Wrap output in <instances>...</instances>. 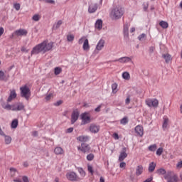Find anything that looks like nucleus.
<instances>
[{
  "instance_id": "ea45409f",
  "label": "nucleus",
  "mask_w": 182,
  "mask_h": 182,
  "mask_svg": "<svg viewBox=\"0 0 182 182\" xmlns=\"http://www.w3.org/2000/svg\"><path fill=\"white\" fill-rule=\"evenodd\" d=\"M88 172L90 173L91 176H93L95 171H93V166L92 165H87Z\"/></svg>"
},
{
  "instance_id": "bf43d9fd",
  "label": "nucleus",
  "mask_w": 182,
  "mask_h": 182,
  "mask_svg": "<svg viewBox=\"0 0 182 182\" xmlns=\"http://www.w3.org/2000/svg\"><path fill=\"white\" fill-rule=\"evenodd\" d=\"M52 96L53 95L52 94H49L48 95L46 96V100H50V99H52Z\"/></svg>"
},
{
  "instance_id": "c03bdc74",
  "label": "nucleus",
  "mask_w": 182,
  "mask_h": 182,
  "mask_svg": "<svg viewBox=\"0 0 182 182\" xmlns=\"http://www.w3.org/2000/svg\"><path fill=\"white\" fill-rule=\"evenodd\" d=\"M121 124H127L129 123V120L127 119V117H124L120 120Z\"/></svg>"
},
{
  "instance_id": "58836bf2",
  "label": "nucleus",
  "mask_w": 182,
  "mask_h": 182,
  "mask_svg": "<svg viewBox=\"0 0 182 182\" xmlns=\"http://www.w3.org/2000/svg\"><path fill=\"white\" fill-rule=\"evenodd\" d=\"M112 90L113 93L117 92V83L115 82L112 85Z\"/></svg>"
},
{
  "instance_id": "69168bd1",
  "label": "nucleus",
  "mask_w": 182,
  "mask_h": 182,
  "mask_svg": "<svg viewBox=\"0 0 182 182\" xmlns=\"http://www.w3.org/2000/svg\"><path fill=\"white\" fill-rule=\"evenodd\" d=\"M11 173H16L18 171L15 168H10Z\"/></svg>"
},
{
  "instance_id": "9d476101",
  "label": "nucleus",
  "mask_w": 182,
  "mask_h": 182,
  "mask_svg": "<svg viewBox=\"0 0 182 182\" xmlns=\"http://www.w3.org/2000/svg\"><path fill=\"white\" fill-rule=\"evenodd\" d=\"M28 35V31L26 29L20 28L18 30L15 31L12 33V36H26Z\"/></svg>"
},
{
  "instance_id": "ddd939ff",
  "label": "nucleus",
  "mask_w": 182,
  "mask_h": 182,
  "mask_svg": "<svg viewBox=\"0 0 182 182\" xmlns=\"http://www.w3.org/2000/svg\"><path fill=\"white\" fill-rule=\"evenodd\" d=\"M132 57H122L119 58V59L114 60V62H119V63H129L132 62Z\"/></svg>"
},
{
  "instance_id": "de8ad7c7",
  "label": "nucleus",
  "mask_w": 182,
  "mask_h": 182,
  "mask_svg": "<svg viewBox=\"0 0 182 182\" xmlns=\"http://www.w3.org/2000/svg\"><path fill=\"white\" fill-rule=\"evenodd\" d=\"M161 154H163V148L162 147L159 148L156 150V156H161Z\"/></svg>"
},
{
  "instance_id": "f3484780",
  "label": "nucleus",
  "mask_w": 182,
  "mask_h": 182,
  "mask_svg": "<svg viewBox=\"0 0 182 182\" xmlns=\"http://www.w3.org/2000/svg\"><path fill=\"white\" fill-rule=\"evenodd\" d=\"M103 48H105V40L100 39L96 46L95 52L97 50L100 51Z\"/></svg>"
},
{
  "instance_id": "774afa93",
  "label": "nucleus",
  "mask_w": 182,
  "mask_h": 182,
  "mask_svg": "<svg viewBox=\"0 0 182 182\" xmlns=\"http://www.w3.org/2000/svg\"><path fill=\"white\" fill-rule=\"evenodd\" d=\"M21 52H26V53H28V50H26V48L25 47H22L21 49Z\"/></svg>"
},
{
  "instance_id": "bb28decb",
  "label": "nucleus",
  "mask_w": 182,
  "mask_h": 182,
  "mask_svg": "<svg viewBox=\"0 0 182 182\" xmlns=\"http://www.w3.org/2000/svg\"><path fill=\"white\" fill-rule=\"evenodd\" d=\"M156 174H159V176H166L167 173L166 169L161 168L156 171Z\"/></svg>"
},
{
  "instance_id": "49530a36",
  "label": "nucleus",
  "mask_w": 182,
  "mask_h": 182,
  "mask_svg": "<svg viewBox=\"0 0 182 182\" xmlns=\"http://www.w3.org/2000/svg\"><path fill=\"white\" fill-rule=\"evenodd\" d=\"M4 109H6V110H12L13 107H14V105H11L9 104L6 105L4 107H3Z\"/></svg>"
},
{
  "instance_id": "5fc2aeb1",
  "label": "nucleus",
  "mask_w": 182,
  "mask_h": 182,
  "mask_svg": "<svg viewBox=\"0 0 182 182\" xmlns=\"http://www.w3.org/2000/svg\"><path fill=\"white\" fill-rule=\"evenodd\" d=\"M129 104H130V95H129L125 100V105H129Z\"/></svg>"
},
{
  "instance_id": "09e8293b",
  "label": "nucleus",
  "mask_w": 182,
  "mask_h": 182,
  "mask_svg": "<svg viewBox=\"0 0 182 182\" xmlns=\"http://www.w3.org/2000/svg\"><path fill=\"white\" fill-rule=\"evenodd\" d=\"M14 8L16 9V11H19V9H21V4H19L18 3L14 4Z\"/></svg>"
},
{
  "instance_id": "2eb2a0df",
  "label": "nucleus",
  "mask_w": 182,
  "mask_h": 182,
  "mask_svg": "<svg viewBox=\"0 0 182 182\" xmlns=\"http://www.w3.org/2000/svg\"><path fill=\"white\" fill-rule=\"evenodd\" d=\"M97 11V4L91 3L88 6V12L89 14H95Z\"/></svg>"
},
{
  "instance_id": "9b49d317",
  "label": "nucleus",
  "mask_w": 182,
  "mask_h": 182,
  "mask_svg": "<svg viewBox=\"0 0 182 182\" xmlns=\"http://www.w3.org/2000/svg\"><path fill=\"white\" fill-rule=\"evenodd\" d=\"M25 109V105L22 102H17L15 105H13L12 111L13 112H21Z\"/></svg>"
},
{
  "instance_id": "680f3d73",
  "label": "nucleus",
  "mask_w": 182,
  "mask_h": 182,
  "mask_svg": "<svg viewBox=\"0 0 182 182\" xmlns=\"http://www.w3.org/2000/svg\"><path fill=\"white\" fill-rule=\"evenodd\" d=\"M4 32H5L4 27H1L0 28V36H2V35H4Z\"/></svg>"
},
{
  "instance_id": "f257e3e1",
  "label": "nucleus",
  "mask_w": 182,
  "mask_h": 182,
  "mask_svg": "<svg viewBox=\"0 0 182 182\" xmlns=\"http://www.w3.org/2000/svg\"><path fill=\"white\" fill-rule=\"evenodd\" d=\"M53 48V42H48V41H44L42 43L34 46L31 50L32 55H39V53H46L49 50H52Z\"/></svg>"
},
{
  "instance_id": "7c9ffc66",
  "label": "nucleus",
  "mask_w": 182,
  "mask_h": 182,
  "mask_svg": "<svg viewBox=\"0 0 182 182\" xmlns=\"http://www.w3.org/2000/svg\"><path fill=\"white\" fill-rule=\"evenodd\" d=\"M159 25L163 29H167V28H168V23L164 21H160Z\"/></svg>"
},
{
  "instance_id": "338daca9",
  "label": "nucleus",
  "mask_w": 182,
  "mask_h": 182,
  "mask_svg": "<svg viewBox=\"0 0 182 182\" xmlns=\"http://www.w3.org/2000/svg\"><path fill=\"white\" fill-rule=\"evenodd\" d=\"M73 132V127L67 129V133H72Z\"/></svg>"
},
{
  "instance_id": "8fccbe9b",
  "label": "nucleus",
  "mask_w": 182,
  "mask_h": 182,
  "mask_svg": "<svg viewBox=\"0 0 182 182\" xmlns=\"http://www.w3.org/2000/svg\"><path fill=\"white\" fill-rule=\"evenodd\" d=\"M85 39H87L85 37H82L81 38H80L78 41L79 45H82Z\"/></svg>"
},
{
  "instance_id": "39448f33",
  "label": "nucleus",
  "mask_w": 182,
  "mask_h": 182,
  "mask_svg": "<svg viewBox=\"0 0 182 182\" xmlns=\"http://www.w3.org/2000/svg\"><path fill=\"white\" fill-rule=\"evenodd\" d=\"M81 120L82 124H89L92 122L90 119V112H84L81 114Z\"/></svg>"
},
{
  "instance_id": "dca6fc26",
  "label": "nucleus",
  "mask_w": 182,
  "mask_h": 182,
  "mask_svg": "<svg viewBox=\"0 0 182 182\" xmlns=\"http://www.w3.org/2000/svg\"><path fill=\"white\" fill-rule=\"evenodd\" d=\"M135 132L136 133L137 136L141 137L144 133V129L141 125H138L135 127Z\"/></svg>"
},
{
  "instance_id": "a18cd8bd",
  "label": "nucleus",
  "mask_w": 182,
  "mask_h": 182,
  "mask_svg": "<svg viewBox=\"0 0 182 182\" xmlns=\"http://www.w3.org/2000/svg\"><path fill=\"white\" fill-rule=\"evenodd\" d=\"M74 39H75V36L73 35L67 36V40L68 42H73Z\"/></svg>"
},
{
  "instance_id": "4c0bfd02",
  "label": "nucleus",
  "mask_w": 182,
  "mask_h": 182,
  "mask_svg": "<svg viewBox=\"0 0 182 182\" xmlns=\"http://www.w3.org/2000/svg\"><path fill=\"white\" fill-rule=\"evenodd\" d=\"M5 143L6 144H11V142L12 141V138L9 136L5 135Z\"/></svg>"
},
{
  "instance_id": "37998d69",
  "label": "nucleus",
  "mask_w": 182,
  "mask_h": 182,
  "mask_svg": "<svg viewBox=\"0 0 182 182\" xmlns=\"http://www.w3.org/2000/svg\"><path fill=\"white\" fill-rule=\"evenodd\" d=\"M95 159V154H90L87 156V160L88 161H92Z\"/></svg>"
},
{
  "instance_id": "864d4df0",
  "label": "nucleus",
  "mask_w": 182,
  "mask_h": 182,
  "mask_svg": "<svg viewBox=\"0 0 182 182\" xmlns=\"http://www.w3.org/2000/svg\"><path fill=\"white\" fill-rule=\"evenodd\" d=\"M44 1L46 3V4H51L53 5H55V1L54 0H44Z\"/></svg>"
},
{
  "instance_id": "4468645a",
  "label": "nucleus",
  "mask_w": 182,
  "mask_h": 182,
  "mask_svg": "<svg viewBox=\"0 0 182 182\" xmlns=\"http://www.w3.org/2000/svg\"><path fill=\"white\" fill-rule=\"evenodd\" d=\"M89 130L90 132H91V133H94L95 134H96V133H99V131L100 130V127L95 124H91Z\"/></svg>"
},
{
  "instance_id": "c85d7f7f",
  "label": "nucleus",
  "mask_w": 182,
  "mask_h": 182,
  "mask_svg": "<svg viewBox=\"0 0 182 182\" xmlns=\"http://www.w3.org/2000/svg\"><path fill=\"white\" fill-rule=\"evenodd\" d=\"M167 127H168V118H164V123L162 124L163 130H166Z\"/></svg>"
},
{
  "instance_id": "aec40b11",
  "label": "nucleus",
  "mask_w": 182,
  "mask_h": 182,
  "mask_svg": "<svg viewBox=\"0 0 182 182\" xmlns=\"http://www.w3.org/2000/svg\"><path fill=\"white\" fill-rule=\"evenodd\" d=\"M14 99H16V91H15V90H12L10 92V95L9 96L8 99H7V102H12V100H14Z\"/></svg>"
},
{
  "instance_id": "a878e982",
  "label": "nucleus",
  "mask_w": 182,
  "mask_h": 182,
  "mask_svg": "<svg viewBox=\"0 0 182 182\" xmlns=\"http://www.w3.org/2000/svg\"><path fill=\"white\" fill-rule=\"evenodd\" d=\"M82 48L84 50H89V49H90V46H89V40L87 38L84 41Z\"/></svg>"
},
{
  "instance_id": "f03ea898",
  "label": "nucleus",
  "mask_w": 182,
  "mask_h": 182,
  "mask_svg": "<svg viewBox=\"0 0 182 182\" xmlns=\"http://www.w3.org/2000/svg\"><path fill=\"white\" fill-rule=\"evenodd\" d=\"M123 15H124V11H123V9H122V7L120 6L114 7L112 9L110 13V17L114 21L120 19L122 16H123Z\"/></svg>"
},
{
  "instance_id": "f704fd0d",
  "label": "nucleus",
  "mask_w": 182,
  "mask_h": 182,
  "mask_svg": "<svg viewBox=\"0 0 182 182\" xmlns=\"http://www.w3.org/2000/svg\"><path fill=\"white\" fill-rule=\"evenodd\" d=\"M78 170V173H80V175L81 176V177H85L86 176V172L85 171V170H83L82 168H77Z\"/></svg>"
},
{
  "instance_id": "13d9d810",
  "label": "nucleus",
  "mask_w": 182,
  "mask_h": 182,
  "mask_svg": "<svg viewBox=\"0 0 182 182\" xmlns=\"http://www.w3.org/2000/svg\"><path fill=\"white\" fill-rule=\"evenodd\" d=\"M176 167L177 168H182V161L178 162V164H176Z\"/></svg>"
},
{
  "instance_id": "2f4dec72",
  "label": "nucleus",
  "mask_w": 182,
  "mask_h": 182,
  "mask_svg": "<svg viewBox=\"0 0 182 182\" xmlns=\"http://www.w3.org/2000/svg\"><path fill=\"white\" fill-rule=\"evenodd\" d=\"M62 73V68L60 67H55L54 68V74L55 76H58V75H60Z\"/></svg>"
},
{
  "instance_id": "0e129e2a",
  "label": "nucleus",
  "mask_w": 182,
  "mask_h": 182,
  "mask_svg": "<svg viewBox=\"0 0 182 182\" xmlns=\"http://www.w3.org/2000/svg\"><path fill=\"white\" fill-rule=\"evenodd\" d=\"M14 182H23L22 180L19 178H16L13 180Z\"/></svg>"
},
{
  "instance_id": "e2e57ef3",
  "label": "nucleus",
  "mask_w": 182,
  "mask_h": 182,
  "mask_svg": "<svg viewBox=\"0 0 182 182\" xmlns=\"http://www.w3.org/2000/svg\"><path fill=\"white\" fill-rule=\"evenodd\" d=\"M113 137L115 140H119V134H117V133H114Z\"/></svg>"
},
{
  "instance_id": "4be33fe9",
  "label": "nucleus",
  "mask_w": 182,
  "mask_h": 182,
  "mask_svg": "<svg viewBox=\"0 0 182 182\" xmlns=\"http://www.w3.org/2000/svg\"><path fill=\"white\" fill-rule=\"evenodd\" d=\"M144 170V168H143V166L139 165L136 169V176H141V174H143Z\"/></svg>"
},
{
  "instance_id": "1a4fd4ad",
  "label": "nucleus",
  "mask_w": 182,
  "mask_h": 182,
  "mask_svg": "<svg viewBox=\"0 0 182 182\" xmlns=\"http://www.w3.org/2000/svg\"><path fill=\"white\" fill-rule=\"evenodd\" d=\"M78 151H82V153H89L90 151V146L86 143H82L81 146H77Z\"/></svg>"
},
{
  "instance_id": "b1692460",
  "label": "nucleus",
  "mask_w": 182,
  "mask_h": 182,
  "mask_svg": "<svg viewBox=\"0 0 182 182\" xmlns=\"http://www.w3.org/2000/svg\"><path fill=\"white\" fill-rule=\"evenodd\" d=\"M162 58L165 59L166 63H169L170 62H171V55L168 53L163 54Z\"/></svg>"
},
{
  "instance_id": "4d7b16f0",
  "label": "nucleus",
  "mask_w": 182,
  "mask_h": 182,
  "mask_svg": "<svg viewBox=\"0 0 182 182\" xmlns=\"http://www.w3.org/2000/svg\"><path fill=\"white\" fill-rule=\"evenodd\" d=\"M154 50H156V48L154 46H151L149 48V53H153V52H154Z\"/></svg>"
},
{
  "instance_id": "c9c22d12",
  "label": "nucleus",
  "mask_w": 182,
  "mask_h": 182,
  "mask_svg": "<svg viewBox=\"0 0 182 182\" xmlns=\"http://www.w3.org/2000/svg\"><path fill=\"white\" fill-rule=\"evenodd\" d=\"M147 38V36L146 35V33H142V34H140L139 36H138V39L139 41H140L141 42L143 41H146V38Z\"/></svg>"
},
{
  "instance_id": "393cba45",
  "label": "nucleus",
  "mask_w": 182,
  "mask_h": 182,
  "mask_svg": "<svg viewBox=\"0 0 182 182\" xmlns=\"http://www.w3.org/2000/svg\"><path fill=\"white\" fill-rule=\"evenodd\" d=\"M156 170V163L151 162L149 165L148 171L149 173H153Z\"/></svg>"
},
{
  "instance_id": "20e7f679",
  "label": "nucleus",
  "mask_w": 182,
  "mask_h": 182,
  "mask_svg": "<svg viewBox=\"0 0 182 182\" xmlns=\"http://www.w3.org/2000/svg\"><path fill=\"white\" fill-rule=\"evenodd\" d=\"M164 178L167 182H177L178 181V177L177 175L171 171H168L166 175H164Z\"/></svg>"
},
{
  "instance_id": "3c124183",
  "label": "nucleus",
  "mask_w": 182,
  "mask_h": 182,
  "mask_svg": "<svg viewBox=\"0 0 182 182\" xmlns=\"http://www.w3.org/2000/svg\"><path fill=\"white\" fill-rule=\"evenodd\" d=\"M102 106H103V104L98 105L97 107L95 109V112H100V109H102Z\"/></svg>"
},
{
  "instance_id": "6e6d98bb",
  "label": "nucleus",
  "mask_w": 182,
  "mask_h": 182,
  "mask_svg": "<svg viewBox=\"0 0 182 182\" xmlns=\"http://www.w3.org/2000/svg\"><path fill=\"white\" fill-rule=\"evenodd\" d=\"M63 102L62 100L57 101L55 104L54 106H60Z\"/></svg>"
},
{
  "instance_id": "72a5a7b5",
  "label": "nucleus",
  "mask_w": 182,
  "mask_h": 182,
  "mask_svg": "<svg viewBox=\"0 0 182 182\" xmlns=\"http://www.w3.org/2000/svg\"><path fill=\"white\" fill-rule=\"evenodd\" d=\"M18 121L17 119H15L11 122V129H16L18 127Z\"/></svg>"
},
{
  "instance_id": "cd10ccee",
  "label": "nucleus",
  "mask_w": 182,
  "mask_h": 182,
  "mask_svg": "<svg viewBox=\"0 0 182 182\" xmlns=\"http://www.w3.org/2000/svg\"><path fill=\"white\" fill-rule=\"evenodd\" d=\"M63 23V21L62 20H59L58 21V23H55L53 26V29L56 30V29H59V28H60V26Z\"/></svg>"
},
{
  "instance_id": "e433bc0d",
  "label": "nucleus",
  "mask_w": 182,
  "mask_h": 182,
  "mask_svg": "<svg viewBox=\"0 0 182 182\" xmlns=\"http://www.w3.org/2000/svg\"><path fill=\"white\" fill-rule=\"evenodd\" d=\"M148 149L149 151H156L157 150V145L156 144L150 145Z\"/></svg>"
},
{
  "instance_id": "0eeeda50",
  "label": "nucleus",
  "mask_w": 182,
  "mask_h": 182,
  "mask_svg": "<svg viewBox=\"0 0 182 182\" xmlns=\"http://www.w3.org/2000/svg\"><path fill=\"white\" fill-rule=\"evenodd\" d=\"M145 103L149 107H158L159 106V100L157 99H147Z\"/></svg>"
},
{
  "instance_id": "6ab92c4d",
  "label": "nucleus",
  "mask_w": 182,
  "mask_h": 182,
  "mask_svg": "<svg viewBox=\"0 0 182 182\" xmlns=\"http://www.w3.org/2000/svg\"><path fill=\"white\" fill-rule=\"evenodd\" d=\"M90 139V137H89L88 136L82 135L77 137V140L78 141H80L81 143H87V141H89Z\"/></svg>"
},
{
  "instance_id": "5701e85b",
  "label": "nucleus",
  "mask_w": 182,
  "mask_h": 182,
  "mask_svg": "<svg viewBox=\"0 0 182 182\" xmlns=\"http://www.w3.org/2000/svg\"><path fill=\"white\" fill-rule=\"evenodd\" d=\"M54 153L57 156L62 155L64 153L63 149H62V147H60V146H57L54 149Z\"/></svg>"
},
{
  "instance_id": "052dcab7",
  "label": "nucleus",
  "mask_w": 182,
  "mask_h": 182,
  "mask_svg": "<svg viewBox=\"0 0 182 182\" xmlns=\"http://www.w3.org/2000/svg\"><path fill=\"white\" fill-rule=\"evenodd\" d=\"M119 167L121 168H124V167H126V164L125 162H121L120 164H119Z\"/></svg>"
},
{
  "instance_id": "423d86ee",
  "label": "nucleus",
  "mask_w": 182,
  "mask_h": 182,
  "mask_svg": "<svg viewBox=\"0 0 182 182\" xmlns=\"http://www.w3.org/2000/svg\"><path fill=\"white\" fill-rule=\"evenodd\" d=\"M66 178L70 181H79L80 180L77 174L73 171L68 172L66 173Z\"/></svg>"
},
{
  "instance_id": "473e14b6",
  "label": "nucleus",
  "mask_w": 182,
  "mask_h": 182,
  "mask_svg": "<svg viewBox=\"0 0 182 182\" xmlns=\"http://www.w3.org/2000/svg\"><path fill=\"white\" fill-rule=\"evenodd\" d=\"M122 77L125 80H130V74L129 73V72H124L122 73Z\"/></svg>"
},
{
  "instance_id": "f8f14e48",
  "label": "nucleus",
  "mask_w": 182,
  "mask_h": 182,
  "mask_svg": "<svg viewBox=\"0 0 182 182\" xmlns=\"http://www.w3.org/2000/svg\"><path fill=\"white\" fill-rule=\"evenodd\" d=\"M79 111L77 109H75L73 112L71 114V124H75L76 122H77V119H79Z\"/></svg>"
},
{
  "instance_id": "79ce46f5",
  "label": "nucleus",
  "mask_w": 182,
  "mask_h": 182,
  "mask_svg": "<svg viewBox=\"0 0 182 182\" xmlns=\"http://www.w3.org/2000/svg\"><path fill=\"white\" fill-rule=\"evenodd\" d=\"M32 19L35 22H38V21L41 19V16H39V14H35L34 16H33Z\"/></svg>"
},
{
  "instance_id": "c756f323",
  "label": "nucleus",
  "mask_w": 182,
  "mask_h": 182,
  "mask_svg": "<svg viewBox=\"0 0 182 182\" xmlns=\"http://www.w3.org/2000/svg\"><path fill=\"white\" fill-rule=\"evenodd\" d=\"M8 77H9V75H5V73L4 71L0 70V80H8Z\"/></svg>"
},
{
  "instance_id": "412c9836",
  "label": "nucleus",
  "mask_w": 182,
  "mask_h": 182,
  "mask_svg": "<svg viewBox=\"0 0 182 182\" xmlns=\"http://www.w3.org/2000/svg\"><path fill=\"white\" fill-rule=\"evenodd\" d=\"M96 29L100 31L103 28V21L101 19H98L95 24Z\"/></svg>"
},
{
  "instance_id": "7ed1b4c3",
  "label": "nucleus",
  "mask_w": 182,
  "mask_h": 182,
  "mask_svg": "<svg viewBox=\"0 0 182 182\" xmlns=\"http://www.w3.org/2000/svg\"><path fill=\"white\" fill-rule=\"evenodd\" d=\"M21 90V97H24L26 100H29V97H31V90L29 87L27 85H24L20 87Z\"/></svg>"
},
{
  "instance_id": "a211bd4d",
  "label": "nucleus",
  "mask_w": 182,
  "mask_h": 182,
  "mask_svg": "<svg viewBox=\"0 0 182 182\" xmlns=\"http://www.w3.org/2000/svg\"><path fill=\"white\" fill-rule=\"evenodd\" d=\"M127 157V153H126V147L122 149V151H121L119 156V161H123L124 159Z\"/></svg>"
},
{
  "instance_id": "6e6552de",
  "label": "nucleus",
  "mask_w": 182,
  "mask_h": 182,
  "mask_svg": "<svg viewBox=\"0 0 182 182\" xmlns=\"http://www.w3.org/2000/svg\"><path fill=\"white\" fill-rule=\"evenodd\" d=\"M129 28H130V23H125L123 26L122 33L125 41H129Z\"/></svg>"
},
{
  "instance_id": "a19ab883",
  "label": "nucleus",
  "mask_w": 182,
  "mask_h": 182,
  "mask_svg": "<svg viewBox=\"0 0 182 182\" xmlns=\"http://www.w3.org/2000/svg\"><path fill=\"white\" fill-rule=\"evenodd\" d=\"M142 6L144 12H147V9H149V2H144Z\"/></svg>"
},
{
  "instance_id": "603ef678",
  "label": "nucleus",
  "mask_w": 182,
  "mask_h": 182,
  "mask_svg": "<svg viewBox=\"0 0 182 182\" xmlns=\"http://www.w3.org/2000/svg\"><path fill=\"white\" fill-rule=\"evenodd\" d=\"M22 180L23 182H29V178L26 176H22Z\"/></svg>"
}]
</instances>
